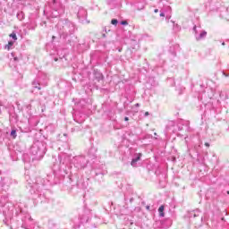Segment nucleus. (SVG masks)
<instances>
[{
	"label": "nucleus",
	"mask_w": 229,
	"mask_h": 229,
	"mask_svg": "<svg viewBox=\"0 0 229 229\" xmlns=\"http://www.w3.org/2000/svg\"><path fill=\"white\" fill-rule=\"evenodd\" d=\"M140 157H142V154H138L137 158H134L131 160V165H135V164H137V162H139V160H140Z\"/></svg>",
	"instance_id": "1"
},
{
	"label": "nucleus",
	"mask_w": 229,
	"mask_h": 229,
	"mask_svg": "<svg viewBox=\"0 0 229 229\" xmlns=\"http://www.w3.org/2000/svg\"><path fill=\"white\" fill-rule=\"evenodd\" d=\"M13 47V41H9L7 45H5L4 49H6L7 51H10V49H12V47Z\"/></svg>",
	"instance_id": "2"
},
{
	"label": "nucleus",
	"mask_w": 229,
	"mask_h": 229,
	"mask_svg": "<svg viewBox=\"0 0 229 229\" xmlns=\"http://www.w3.org/2000/svg\"><path fill=\"white\" fill-rule=\"evenodd\" d=\"M164 209H165L164 206H160L158 208L159 216L161 217H164V216H165V214L164 213Z\"/></svg>",
	"instance_id": "3"
},
{
	"label": "nucleus",
	"mask_w": 229,
	"mask_h": 229,
	"mask_svg": "<svg viewBox=\"0 0 229 229\" xmlns=\"http://www.w3.org/2000/svg\"><path fill=\"white\" fill-rule=\"evenodd\" d=\"M11 136L13 137V139H17V131L15 130H13L11 131Z\"/></svg>",
	"instance_id": "4"
},
{
	"label": "nucleus",
	"mask_w": 229,
	"mask_h": 229,
	"mask_svg": "<svg viewBox=\"0 0 229 229\" xmlns=\"http://www.w3.org/2000/svg\"><path fill=\"white\" fill-rule=\"evenodd\" d=\"M9 37H11V38H13V40H17V34H15L14 32L10 34Z\"/></svg>",
	"instance_id": "5"
},
{
	"label": "nucleus",
	"mask_w": 229,
	"mask_h": 229,
	"mask_svg": "<svg viewBox=\"0 0 229 229\" xmlns=\"http://www.w3.org/2000/svg\"><path fill=\"white\" fill-rule=\"evenodd\" d=\"M117 22H118V21L116 19H113L111 21V24H113L114 26H117Z\"/></svg>",
	"instance_id": "6"
},
{
	"label": "nucleus",
	"mask_w": 229,
	"mask_h": 229,
	"mask_svg": "<svg viewBox=\"0 0 229 229\" xmlns=\"http://www.w3.org/2000/svg\"><path fill=\"white\" fill-rule=\"evenodd\" d=\"M121 24H122L123 26H128V21H123L121 22Z\"/></svg>",
	"instance_id": "7"
},
{
	"label": "nucleus",
	"mask_w": 229,
	"mask_h": 229,
	"mask_svg": "<svg viewBox=\"0 0 229 229\" xmlns=\"http://www.w3.org/2000/svg\"><path fill=\"white\" fill-rule=\"evenodd\" d=\"M148 115H149V112H145V116L148 117Z\"/></svg>",
	"instance_id": "8"
},
{
	"label": "nucleus",
	"mask_w": 229,
	"mask_h": 229,
	"mask_svg": "<svg viewBox=\"0 0 229 229\" xmlns=\"http://www.w3.org/2000/svg\"><path fill=\"white\" fill-rule=\"evenodd\" d=\"M205 146L207 147V148H210V144H208V143H205Z\"/></svg>",
	"instance_id": "9"
},
{
	"label": "nucleus",
	"mask_w": 229,
	"mask_h": 229,
	"mask_svg": "<svg viewBox=\"0 0 229 229\" xmlns=\"http://www.w3.org/2000/svg\"><path fill=\"white\" fill-rule=\"evenodd\" d=\"M124 121H130V118H128V116H126V117L124 118Z\"/></svg>",
	"instance_id": "10"
},
{
	"label": "nucleus",
	"mask_w": 229,
	"mask_h": 229,
	"mask_svg": "<svg viewBox=\"0 0 229 229\" xmlns=\"http://www.w3.org/2000/svg\"><path fill=\"white\" fill-rule=\"evenodd\" d=\"M155 13H158V9L154 10Z\"/></svg>",
	"instance_id": "11"
},
{
	"label": "nucleus",
	"mask_w": 229,
	"mask_h": 229,
	"mask_svg": "<svg viewBox=\"0 0 229 229\" xmlns=\"http://www.w3.org/2000/svg\"><path fill=\"white\" fill-rule=\"evenodd\" d=\"M160 16H161V17H165V14H164V13H161Z\"/></svg>",
	"instance_id": "12"
}]
</instances>
